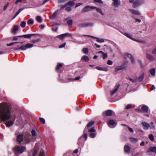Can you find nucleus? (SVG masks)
Listing matches in <instances>:
<instances>
[{"label":"nucleus","instance_id":"nucleus-1","mask_svg":"<svg viewBox=\"0 0 156 156\" xmlns=\"http://www.w3.org/2000/svg\"><path fill=\"white\" fill-rule=\"evenodd\" d=\"M11 108L8 103H2L0 104V117L5 121L9 119L11 117Z\"/></svg>","mask_w":156,"mask_h":156},{"label":"nucleus","instance_id":"nucleus-2","mask_svg":"<svg viewBox=\"0 0 156 156\" xmlns=\"http://www.w3.org/2000/svg\"><path fill=\"white\" fill-rule=\"evenodd\" d=\"M33 46V44L28 43L25 45H22L19 48H14V50H21L24 51L26 50L27 48H31Z\"/></svg>","mask_w":156,"mask_h":156},{"label":"nucleus","instance_id":"nucleus-3","mask_svg":"<svg viewBox=\"0 0 156 156\" xmlns=\"http://www.w3.org/2000/svg\"><path fill=\"white\" fill-rule=\"evenodd\" d=\"M26 149L25 147L21 145L16 146L14 149L16 152H19L21 153L25 151Z\"/></svg>","mask_w":156,"mask_h":156},{"label":"nucleus","instance_id":"nucleus-4","mask_svg":"<svg viewBox=\"0 0 156 156\" xmlns=\"http://www.w3.org/2000/svg\"><path fill=\"white\" fill-rule=\"evenodd\" d=\"M144 3V0H136L135 1L133 4V7L134 8H135L140 5H141L142 4Z\"/></svg>","mask_w":156,"mask_h":156},{"label":"nucleus","instance_id":"nucleus-5","mask_svg":"<svg viewBox=\"0 0 156 156\" xmlns=\"http://www.w3.org/2000/svg\"><path fill=\"white\" fill-rule=\"evenodd\" d=\"M93 25V24L92 23H83L78 24L77 26L79 27H85L89 26H92Z\"/></svg>","mask_w":156,"mask_h":156},{"label":"nucleus","instance_id":"nucleus-6","mask_svg":"<svg viewBox=\"0 0 156 156\" xmlns=\"http://www.w3.org/2000/svg\"><path fill=\"white\" fill-rule=\"evenodd\" d=\"M95 7L93 6H87L84 8L82 10V12H85L91 10L92 9H94Z\"/></svg>","mask_w":156,"mask_h":156},{"label":"nucleus","instance_id":"nucleus-7","mask_svg":"<svg viewBox=\"0 0 156 156\" xmlns=\"http://www.w3.org/2000/svg\"><path fill=\"white\" fill-rule=\"evenodd\" d=\"M125 56L127 57L130 59L132 64H135V61L134 58L131 54L128 53H126L125 54Z\"/></svg>","mask_w":156,"mask_h":156},{"label":"nucleus","instance_id":"nucleus-8","mask_svg":"<svg viewBox=\"0 0 156 156\" xmlns=\"http://www.w3.org/2000/svg\"><path fill=\"white\" fill-rule=\"evenodd\" d=\"M113 2L112 5L115 8L118 7L120 5V1L119 0H112Z\"/></svg>","mask_w":156,"mask_h":156},{"label":"nucleus","instance_id":"nucleus-9","mask_svg":"<svg viewBox=\"0 0 156 156\" xmlns=\"http://www.w3.org/2000/svg\"><path fill=\"white\" fill-rule=\"evenodd\" d=\"M146 57L148 60L151 61H153L156 60V58L153 56L149 53L146 54Z\"/></svg>","mask_w":156,"mask_h":156},{"label":"nucleus","instance_id":"nucleus-10","mask_svg":"<svg viewBox=\"0 0 156 156\" xmlns=\"http://www.w3.org/2000/svg\"><path fill=\"white\" fill-rule=\"evenodd\" d=\"M18 28L19 27L18 26H14L13 27V28L11 29V33L13 34H15L16 33V31L18 30Z\"/></svg>","mask_w":156,"mask_h":156},{"label":"nucleus","instance_id":"nucleus-11","mask_svg":"<svg viewBox=\"0 0 156 156\" xmlns=\"http://www.w3.org/2000/svg\"><path fill=\"white\" fill-rule=\"evenodd\" d=\"M142 126L144 127V129L147 130L150 127V125L147 123L143 122L142 123Z\"/></svg>","mask_w":156,"mask_h":156},{"label":"nucleus","instance_id":"nucleus-12","mask_svg":"<svg viewBox=\"0 0 156 156\" xmlns=\"http://www.w3.org/2000/svg\"><path fill=\"white\" fill-rule=\"evenodd\" d=\"M113 112L111 110H107L103 113V114L105 113L106 116H110L112 115Z\"/></svg>","mask_w":156,"mask_h":156},{"label":"nucleus","instance_id":"nucleus-13","mask_svg":"<svg viewBox=\"0 0 156 156\" xmlns=\"http://www.w3.org/2000/svg\"><path fill=\"white\" fill-rule=\"evenodd\" d=\"M141 109L144 112H147L148 111L149 108L147 106L145 105H143L141 108Z\"/></svg>","mask_w":156,"mask_h":156},{"label":"nucleus","instance_id":"nucleus-14","mask_svg":"<svg viewBox=\"0 0 156 156\" xmlns=\"http://www.w3.org/2000/svg\"><path fill=\"white\" fill-rule=\"evenodd\" d=\"M34 35V34H27L23 35H22L19 36L18 37H23L25 38H30L31 37V36H33Z\"/></svg>","mask_w":156,"mask_h":156},{"label":"nucleus","instance_id":"nucleus-15","mask_svg":"<svg viewBox=\"0 0 156 156\" xmlns=\"http://www.w3.org/2000/svg\"><path fill=\"white\" fill-rule=\"evenodd\" d=\"M126 68V67H124L123 66H121L115 68V72H118L119 71L123 69H125Z\"/></svg>","mask_w":156,"mask_h":156},{"label":"nucleus","instance_id":"nucleus-16","mask_svg":"<svg viewBox=\"0 0 156 156\" xmlns=\"http://www.w3.org/2000/svg\"><path fill=\"white\" fill-rule=\"evenodd\" d=\"M69 35L70 34H69L65 33L58 36V37L62 39H63Z\"/></svg>","mask_w":156,"mask_h":156},{"label":"nucleus","instance_id":"nucleus-17","mask_svg":"<svg viewBox=\"0 0 156 156\" xmlns=\"http://www.w3.org/2000/svg\"><path fill=\"white\" fill-rule=\"evenodd\" d=\"M144 77V74L143 73L141 76H139V77L136 78V79H137V81H138L139 82H141L143 80Z\"/></svg>","mask_w":156,"mask_h":156},{"label":"nucleus","instance_id":"nucleus-18","mask_svg":"<svg viewBox=\"0 0 156 156\" xmlns=\"http://www.w3.org/2000/svg\"><path fill=\"white\" fill-rule=\"evenodd\" d=\"M130 10L131 13L133 14L137 15H139L140 14V12L134 9H130Z\"/></svg>","mask_w":156,"mask_h":156},{"label":"nucleus","instance_id":"nucleus-19","mask_svg":"<svg viewBox=\"0 0 156 156\" xmlns=\"http://www.w3.org/2000/svg\"><path fill=\"white\" fill-rule=\"evenodd\" d=\"M115 123V122L112 120H109L108 122V125L111 127V126H113Z\"/></svg>","mask_w":156,"mask_h":156},{"label":"nucleus","instance_id":"nucleus-20","mask_svg":"<svg viewBox=\"0 0 156 156\" xmlns=\"http://www.w3.org/2000/svg\"><path fill=\"white\" fill-rule=\"evenodd\" d=\"M17 140L18 142L20 143L23 140V136L22 135H19L17 138Z\"/></svg>","mask_w":156,"mask_h":156},{"label":"nucleus","instance_id":"nucleus-21","mask_svg":"<svg viewBox=\"0 0 156 156\" xmlns=\"http://www.w3.org/2000/svg\"><path fill=\"white\" fill-rule=\"evenodd\" d=\"M124 150L126 152L129 153L130 152V148L128 145H125L124 147Z\"/></svg>","mask_w":156,"mask_h":156},{"label":"nucleus","instance_id":"nucleus-22","mask_svg":"<svg viewBox=\"0 0 156 156\" xmlns=\"http://www.w3.org/2000/svg\"><path fill=\"white\" fill-rule=\"evenodd\" d=\"M76 0H73L72 1H70L66 3V5H69L70 6H73L75 4L74 2Z\"/></svg>","mask_w":156,"mask_h":156},{"label":"nucleus","instance_id":"nucleus-23","mask_svg":"<svg viewBox=\"0 0 156 156\" xmlns=\"http://www.w3.org/2000/svg\"><path fill=\"white\" fill-rule=\"evenodd\" d=\"M148 151H151L156 154V147H149Z\"/></svg>","mask_w":156,"mask_h":156},{"label":"nucleus","instance_id":"nucleus-24","mask_svg":"<svg viewBox=\"0 0 156 156\" xmlns=\"http://www.w3.org/2000/svg\"><path fill=\"white\" fill-rule=\"evenodd\" d=\"M14 121H9L5 123V125L7 127H9L12 126L13 123Z\"/></svg>","mask_w":156,"mask_h":156},{"label":"nucleus","instance_id":"nucleus-25","mask_svg":"<svg viewBox=\"0 0 156 156\" xmlns=\"http://www.w3.org/2000/svg\"><path fill=\"white\" fill-rule=\"evenodd\" d=\"M62 66V64L61 63H58L56 67L55 70L57 72H58L60 68Z\"/></svg>","mask_w":156,"mask_h":156},{"label":"nucleus","instance_id":"nucleus-26","mask_svg":"<svg viewBox=\"0 0 156 156\" xmlns=\"http://www.w3.org/2000/svg\"><path fill=\"white\" fill-rule=\"evenodd\" d=\"M81 59L83 61L87 62L89 60V58L86 56H83L81 57Z\"/></svg>","mask_w":156,"mask_h":156},{"label":"nucleus","instance_id":"nucleus-27","mask_svg":"<svg viewBox=\"0 0 156 156\" xmlns=\"http://www.w3.org/2000/svg\"><path fill=\"white\" fill-rule=\"evenodd\" d=\"M94 9H96L97 11L98 12H99L101 15L103 16L104 15V13L103 12L101 9L98 8H97L96 7H95V8Z\"/></svg>","mask_w":156,"mask_h":156},{"label":"nucleus","instance_id":"nucleus-28","mask_svg":"<svg viewBox=\"0 0 156 156\" xmlns=\"http://www.w3.org/2000/svg\"><path fill=\"white\" fill-rule=\"evenodd\" d=\"M150 73L153 76H154L155 74V69L153 68L151 69L149 71Z\"/></svg>","mask_w":156,"mask_h":156},{"label":"nucleus","instance_id":"nucleus-29","mask_svg":"<svg viewBox=\"0 0 156 156\" xmlns=\"http://www.w3.org/2000/svg\"><path fill=\"white\" fill-rule=\"evenodd\" d=\"M129 140L131 142L133 143H135L138 140V139L137 138H134L132 137H130L129 138Z\"/></svg>","mask_w":156,"mask_h":156},{"label":"nucleus","instance_id":"nucleus-30","mask_svg":"<svg viewBox=\"0 0 156 156\" xmlns=\"http://www.w3.org/2000/svg\"><path fill=\"white\" fill-rule=\"evenodd\" d=\"M119 87V85H118L117 87L115 88L113 90L111 91V94H113L116 93V92L118 90V88Z\"/></svg>","mask_w":156,"mask_h":156},{"label":"nucleus","instance_id":"nucleus-31","mask_svg":"<svg viewBox=\"0 0 156 156\" xmlns=\"http://www.w3.org/2000/svg\"><path fill=\"white\" fill-rule=\"evenodd\" d=\"M36 20L39 23H41L42 21V19L40 16H37L36 17Z\"/></svg>","mask_w":156,"mask_h":156},{"label":"nucleus","instance_id":"nucleus-32","mask_svg":"<svg viewBox=\"0 0 156 156\" xmlns=\"http://www.w3.org/2000/svg\"><path fill=\"white\" fill-rule=\"evenodd\" d=\"M94 123V121H91L87 125V127L88 128L90 127L93 125Z\"/></svg>","mask_w":156,"mask_h":156},{"label":"nucleus","instance_id":"nucleus-33","mask_svg":"<svg viewBox=\"0 0 156 156\" xmlns=\"http://www.w3.org/2000/svg\"><path fill=\"white\" fill-rule=\"evenodd\" d=\"M67 23L69 26H71L73 25V21L72 20H69L67 21Z\"/></svg>","mask_w":156,"mask_h":156},{"label":"nucleus","instance_id":"nucleus-34","mask_svg":"<svg viewBox=\"0 0 156 156\" xmlns=\"http://www.w3.org/2000/svg\"><path fill=\"white\" fill-rule=\"evenodd\" d=\"M82 51L85 54H87L89 52V50L87 48H84L83 49Z\"/></svg>","mask_w":156,"mask_h":156},{"label":"nucleus","instance_id":"nucleus-35","mask_svg":"<svg viewBox=\"0 0 156 156\" xmlns=\"http://www.w3.org/2000/svg\"><path fill=\"white\" fill-rule=\"evenodd\" d=\"M124 34L125 36H126L127 37H128V38H129L130 39H132V40H134L132 38V36L130 34H129L128 33H124Z\"/></svg>","mask_w":156,"mask_h":156},{"label":"nucleus","instance_id":"nucleus-36","mask_svg":"<svg viewBox=\"0 0 156 156\" xmlns=\"http://www.w3.org/2000/svg\"><path fill=\"white\" fill-rule=\"evenodd\" d=\"M149 138L152 141H153L154 140V137L152 134H151L149 135Z\"/></svg>","mask_w":156,"mask_h":156},{"label":"nucleus","instance_id":"nucleus-37","mask_svg":"<svg viewBox=\"0 0 156 156\" xmlns=\"http://www.w3.org/2000/svg\"><path fill=\"white\" fill-rule=\"evenodd\" d=\"M34 23V21L33 20L30 19L27 21V24L28 25H32Z\"/></svg>","mask_w":156,"mask_h":156},{"label":"nucleus","instance_id":"nucleus-38","mask_svg":"<svg viewBox=\"0 0 156 156\" xmlns=\"http://www.w3.org/2000/svg\"><path fill=\"white\" fill-rule=\"evenodd\" d=\"M96 39H97V41L98 42H104L105 40L103 39H100L99 38H96Z\"/></svg>","mask_w":156,"mask_h":156},{"label":"nucleus","instance_id":"nucleus-39","mask_svg":"<svg viewBox=\"0 0 156 156\" xmlns=\"http://www.w3.org/2000/svg\"><path fill=\"white\" fill-rule=\"evenodd\" d=\"M128 79L131 82L133 83H135L137 81V79H133L130 78H128Z\"/></svg>","mask_w":156,"mask_h":156},{"label":"nucleus","instance_id":"nucleus-40","mask_svg":"<svg viewBox=\"0 0 156 156\" xmlns=\"http://www.w3.org/2000/svg\"><path fill=\"white\" fill-rule=\"evenodd\" d=\"M26 24V22L25 21H23L21 23L20 26L22 27L23 28L25 27Z\"/></svg>","mask_w":156,"mask_h":156},{"label":"nucleus","instance_id":"nucleus-41","mask_svg":"<svg viewBox=\"0 0 156 156\" xmlns=\"http://www.w3.org/2000/svg\"><path fill=\"white\" fill-rule=\"evenodd\" d=\"M90 137L93 138L95 137L96 134L94 132L90 133Z\"/></svg>","mask_w":156,"mask_h":156},{"label":"nucleus","instance_id":"nucleus-42","mask_svg":"<svg viewBox=\"0 0 156 156\" xmlns=\"http://www.w3.org/2000/svg\"><path fill=\"white\" fill-rule=\"evenodd\" d=\"M39 120L41 123L44 124L45 123V121L44 119L42 118H40Z\"/></svg>","mask_w":156,"mask_h":156},{"label":"nucleus","instance_id":"nucleus-43","mask_svg":"<svg viewBox=\"0 0 156 156\" xmlns=\"http://www.w3.org/2000/svg\"><path fill=\"white\" fill-rule=\"evenodd\" d=\"M31 133L33 136H35L36 135V132L35 130L32 129L31 131Z\"/></svg>","mask_w":156,"mask_h":156},{"label":"nucleus","instance_id":"nucleus-44","mask_svg":"<svg viewBox=\"0 0 156 156\" xmlns=\"http://www.w3.org/2000/svg\"><path fill=\"white\" fill-rule=\"evenodd\" d=\"M31 137V136H29L28 137L26 138L25 139V140L26 141V143H29L30 141V137Z\"/></svg>","mask_w":156,"mask_h":156},{"label":"nucleus","instance_id":"nucleus-45","mask_svg":"<svg viewBox=\"0 0 156 156\" xmlns=\"http://www.w3.org/2000/svg\"><path fill=\"white\" fill-rule=\"evenodd\" d=\"M94 2L100 4H103V3L101 0H94Z\"/></svg>","mask_w":156,"mask_h":156},{"label":"nucleus","instance_id":"nucleus-46","mask_svg":"<svg viewBox=\"0 0 156 156\" xmlns=\"http://www.w3.org/2000/svg\"><path fill=\"white\" fill-rule=\"evenodd\" d=\"M132 107V105L130 104H128L126 107V109H129L130 108Z\"/></svg>","mask_w":156,"mask_h":156},{"label":"nucleus","instance_id":"nucleus-47","mask_svg":"<svg viewBox=\"0 0 156 156\" xmlns=\"http://www.w3.org/2000/svg\"><path fill=\"white\" fill-rule=\"evenodd\" d=\"M9 3L7 2V4L5 5L3 8V10L4 11H5L6 9H7L9 5Z\"/></svg>","mask_w":156,"mask_h":156},{"label":"nucleus","instance_id":"nucleus-48","mask_svg":"<svg viewBox=\"0 0 156 156\" xmlns=\"http://www.w3.org/2000/svg\"><path fill=\"white\" fill-rule=\"evenodd\" d=\"M108 57L107 54V53H104L103 54V59H105L106 58H107Z\"/></svg>","mask_w":156,"mask_h":156},{"label":"nucleus","instance_id":"nucleus-49","mask_svg":"<svg viewBox=\"0 0 156 156\" xmlns=\"http://www.w3.org/2000/svg\"><path fill=\"white\" fill-rule=\"evenodd\" d=\"M23 9V8H21L18 10L17 12L16 13V16H17L18 14Z\"/></svg>","mask_w":156,"mask_h":156},{"label":"nucleus","instance_id":"nucleus-50","mask_svg":"<svg viewBox=\"0 0 156 156\" xmlns=\"http://www.w3.org/2000/svg\"><path fill=\"white\" fill-rule=\"evenodd\" d=\"M20 42H12L9 44H7V46H10L13 45L15 43H19Z\"/></svg>","mask_w":156,"mask_h":156},{"label":"nucleus","instance_id":"nucleus-51","mask_svg":"<svg viewBox=\"0 0 156 156\" xmlns=\"http://www.w3.org/2000/svg\"><path fill=\"white\" fill-rule=\"evenodd\" d=\"M95 131V129L93 128H92L88 130V131H89V132L90 133L94 132Z\"/></svg>","mask_w":156,"mask_h":156},{"label":"nucleus","instance_id":"nucleus-52","mask_svg":"<svg viewBox=\"0 0 156 156\" xmlns=\"http://www.w3.org/2000/svg\"><path fill=\"white\" fill-rule=\"evenodd\" d=\"M65 9L68 12H70L71 10V7H66V8Z\"/></svg>","mask_w":156,"mask_h":156},{"label":"nucleus","instance_id":"nucleus-53","mask_svg":"<svg viewBox=\"0 0 156 156\" xmlns=\"http://www.w3.org/2000/svg\"><path fill=\"white\" fill-rule=\"evenodd\" d=\"M107 63L108 65H112L113 64V62L111 60H108L107 62Z\"/></svg>","mask_w":156,"mask_h":156},{"label":"nucleus","instance_id":"nucleus-54","mask_svg":"<svg viewBox=\"0 0 156 156\" xmlns=\"http://www.w3.org/2000/svg\"><path fill=\"white\" fill-rule=\"evenodd\" d=\"M57 11H56L54 12L52 15V16L53 18L55 17L57 15Z\"/></svg>","mask_w":156,"mask_h":156},{"label":"nucleus","instance_id":"nucleus-55","mask_svg":"<svg viewBox=\"0 0 156 156\" xmlns=\"http://www.w3.org/2000/svg\"><path fill=\"white\" fill-rule=\"evenodd\" d=\"M127 126V127H128V128L129 129V130L132 133H133L134 132L133 130V129L132 128H130L129 126Z\"/></svg>","mask_w":156,"mask_h":156},{"label":"nucleus","instance_id":"nucleus-56","mask_svg":"<svg viewBox=\"0 0 156 156\" xmlns=\"http://www.w3.org/2000/svg\"><path fill=\"white\" fill-rule=\"evenodd\" d=\"M39 156H45L44 151H42L40 152Z\"/></svg>","mask_w":156,"mask_h":156},{"label":"nucleus","instance_id":"nucleus-57","mask_svg":"<svg viewBox=\"0 0 156 156\" xmlns=\"http://www.w3.org/2000/svg\"><path fill=\"white\" fill-rule=\"evenodd\" d=\"M40 41V39H37L36 40H33L32 42L34 43H36V42H38Z\"/></svg>","mask_w":156,"mask_h":156},{"label":"nucleus","instance_id":"nucleus-58","mask_svg":"<svg viewBox=\"0 0 156 156\" xmlns=\"http://www.w3.org/2000/svg\"><path fill=\"white\" fill-rule=\"evenodd\" d=\"M108 69L107 67H102L101 70L107 71L108 70Z\"/></svg>","mask_w":156,"mask_h":156},{"label":"nucleus","instance_id":"nucleus-59","mask_svg":"<svg viewBox=\"0 0 156 156\" xmlns=\"http://www.w3.org/2000/svg\"><path fill=\"white\" fill-rule=\"evenodd\" d=\"M65 45H66V43H63V44H62L60 45L59 46V48H63L65 46Z\"/></svg>","mask_w":156,"mask_h":156},{"label":"nucleus","instance_id":"nucleus-60","mask_svg":"<svg viewBox=\"0 0 156 156\" xmlns=\"http://www.w3.org/2000/svg\"><path fill=\"white\" fill-rule=\"evenodd\" d=\"M37 153V151L36 150H34V153L32 156H35Z\"/></svg>","mask_w":156,"mask_h":156},{"label":"nucleus","instance_id":"nucleus-61","mask_svg":"<svg viewBox=\"0 0 156 156\" xmlns=\"http://www.w3.org/2000/svg\"><path fill=\"white\" fill-rule=\"evenodd\" d=\"M83 137L85 138V139L86 140L87 137V133H85L83 135Z\"/></svg>","mask_w":156,"mask_h":156},{"label":"nucleus","instance_id":"nucleus-62","mask_svg":"<svg viewBox=\"0 0 156 156\" xmlns=\"http://www.w3.org/2000/svg\"><path fill=\"white\" fill-rule=\"evenodd\" d=\"M152 53L154 54H156V46L155 48L152 51Z\"/></svg>","mask_w":156,"mask_h":156},{"label":"nucleus","instance_id":"nucleus-63","mask_svg":"<svg viewBox=\"0 0 156 156\" xmlns=\"http://www.w3.org/2000/svg\"><path fill=\"white\" fill-rule=\"evenodd\" d=\"M18 37H19L18 36L14 37L12 39V41L17 40Z\"/></svg>","mask_w":156,"mask_h":156},{"label":"nucleus","instance_id":"nucleus-64","mask_svg":"<svg viewBox=\"0 0 156 156\" xmlns=\"http://www.w3.org/2000/svg\"><path fill=\"white\" fill-rule=\"evenodd\" d=\"M96 69L99 70H101L102 67L99 66H96Z\"/></svg>","mask_w":156,"mask_h":156}]
</instances>
